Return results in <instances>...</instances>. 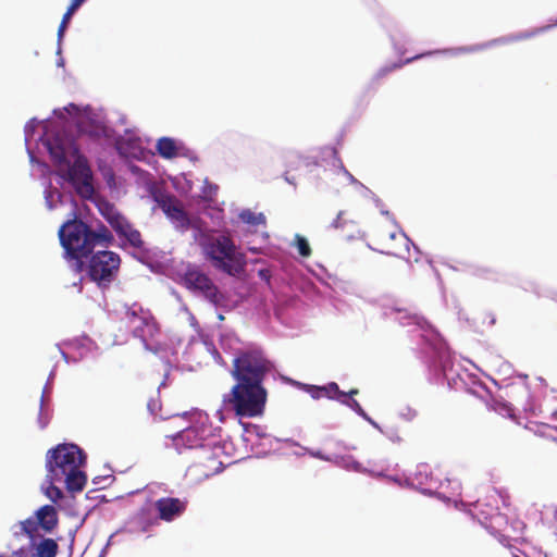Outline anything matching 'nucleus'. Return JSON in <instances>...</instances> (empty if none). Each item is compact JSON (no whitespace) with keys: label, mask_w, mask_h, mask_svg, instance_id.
Returning <instances> with one entry per match:
<instances>
[{"label":"nucleus","mask_w":557,"mask_h":557,"mask_svg":"<svg viewBox=\"0 0 557 557\" xmlns=\"http://www.w3.org/2000/svg\"><path fill=\"white\" fill-rule=\"evenodd\" d=\"M59 238L65 258L75 260L81 269L83 259L92 253L96 246L109 247L114 242L111 231L102 223L91 228L79 219L66 221L59 230Z\"/></svg>","instance_id":"obj_1"},{"label":"nucleus","mask_w":557,"mask_h":557,"mask_svg":"<svg viewBox=\"0 0 557 557\" xmlns=\"http://www.w3.org/2000/svg\"><path fill=\"white\" fill-rule=\"evenodd\" d=\"M86 455L75 444H58L46 454V481L62 482L70 493L82 492L87 483V475L82 470Z\"/></svg>","instance_id":"obj_2"},{"label":"nucleus","mask_w":557,"mask_h":557,"mask_svg":"<svg viewBox=\"0 0 557 557\" xmlns=\"http://www.w3.org/2000/svg\"><path fill=\"white\" fill-rule=\"evenodd\" d=\"M49 152L57 164H67V178L83 198H91L95 193L92 173L87 159L79 153L74 143H63L59 139L49 144Z\"/></svg>","instance_id":"obj_3"},{"label":"nucleus","mask_w":557,"mask_h":557,"mask_svg":"<svg viewBox=\"0 0 557 557\" xmlns=\"http://www.w3.org/2000/svg\"><path fill=\"white\" fill-rule=\"evenodd\" d=\"M203 252L212 265L232 276L244 272L246 265L245 255L239 252L228 235H219L208 238L202 245Z\"/></svg>","instance_id":"obj_4"},{"label":"nucleus","mask_w":557,"mask_h":557,"mask_svg":"<svg viewBox=\"0 0 557 557\" xmlns=\"http://www.w3.org/2000/svg\"><path fill=\"white\" fill-rule=\"evenodd\" d=\"M230 404L239 417L253 418L262 414L267 389L262 383L237 382L231 391Z\"/></svg>","instance_id":"obj_5"},{"label":"nucleus","mask_w":557,"mask_h":557,"mask_svg":"<svg viewBox=\"0 0 557 557\" xmlns=\"http://www.w3.org/2000/svg\"><path fill=\"white\" fill-rule=\"evenodd\" d=\"M273 368L259 348L240 350L233 360L232 375L236 382L262 383Z\"/></svg>","instance_id":"obj_6"},{"label":"nucleus","mask_w":557,"mask_h":557,"mask_svg":"<svg viewBox=\"0 0 557 557\" xmlns=\"http://www.w3.org/2000/svg\"><path fill=\"white\" fill-rule=\"evenodd\" d=\"M371 240L374 249L381 253L404 257L408 251L409 238L404 232L388 224L379 225L373 231Z\"/></svg>","instance_id":"obj_7"},{"label":"nucleus","mask_w":557,"mask_h":557,"mask_svg":"<svg viewBox=\"0 0 557 557\" xmlns=\"http://www.w3.org/2000/svg\"><path fill=\"white\" fill-rule=\"evenodd\" d=\"M59 524V516L57 509L52 505H45L38 508L33 517L18 522V532H14V539L18 540L26 535L33 537L38 535L39 530L45 533H51Z\"/></svg>","instance_id":"obj_8"},{"label":"nucleus","mask_w":557,"mask_h":557,"mask_svg":"<svg viewBox=\"0 0 557 557\" xmlns=\"http://www.w3.org/2000/svg\"><path fill=\"white\" fill-rule=\"evenodd\" d=\"M121 258L116 252L102 250L94 253L89 260L88 274L99 286L110 284L119 272Z\"/></svg>","instance_id":"obj_9"},{"label":"nucleus","mask_w":557,"mask_h":557,"mask_svg":"<svg viewBox=\"0 0 557 557\" xmlns=\"http://www.w3.org/2000/svg\"><path fill=\"white\" fill-rule=\"evenodd\" d=\"M28 540L29 544L27 546L17 548L13 545L9 546L12 550V557H57L59 544L54 539L38 534L28 537Z\"/></svg>","instance_id":"obj_10"},{"label":"nucleus","mask_w":557,"mask_h":557,"mask_svg":"<svg viewBox=\"0 0 557 557\" xmlns=\"http://www.w3.org/2000/svg\"><path fill=\"white\" fill-rule=\"evenodd\" d=\"M211 436V428L207 424L197 423L189 428L184 429L175 436H173V443L177 449L181 448H206L211 446L208 442Z\"/></svg>","instance_id":"obj_11"},{"label":"nucleus","mask_w":557,"mask_h":557,"mask_svg":"<svg viewBox=\"0 0 557 557\" xmlns=\"http://www.w3.org/2000/svg\"><path fill=\"white\" fill-rule=\"evenodd\" d=\"M156 200L178 232L185 233L190 227L191 221L182 202L175 196L161 195Z\"/></svg>","instance_id":"obj_12"},{"label":"nucleus","mask_w":557,"mask_h":557,"mask_svg":"<svg viewBox=\"0 0 557 557\" xmlns=\"http://www.w3.org/2000/svg\"><path fill=\"white\" fill-rule=\"evenodd\" d=\"M184 283L188 289L199 292L210 302L218 304L219 289L212 280L198 269H188L184 275Z\"/></svg>","instance_id":"obj_13"},{"label":"nucleus","mask_w":557,"mask_h":557,"mask_svg":"<svg viewBox=\"0 0 557 557\" xmlns=\"http://www.w3.org/2000/svg\"><path fill=\"white\" fill-rule=\"evenodd\" d=\"M223 469V462L219 460L211 446L202 449L198 459L189 467L197 479H208Z\"/></svg>","instance_id":"obj_14"},{"label":"nucleus","mask_w":557,"mask_h":557,"mask_svg":"<svg viewBox=\"0 0 557 557\" xmlns=\"http://www.w3.org/2000/svg\"><path fill=\"white\" fill-rule=\"evenodd\" d=\"M123 320L132 329L134 336L143 341H146L147 336H152L156 331L154 321L141 308L139 312L134 308L127 309Z\"/></svg>","instance_id":"obj_15"},{"label":"nucleus","mask_w":557,"mask_h":557,"mask_svg":"<svg viewBox=\"0 0 557 557\" xmlns=\"http://www.w3.org/2000/svg\"><path fill=\"white\" fill-rule=\"evenodd\" d=\"M188 502L177 497H161L154 502L158 518L165 522H172L180 518L187 509Z\"/></svg>","instance_id":"obj_16"},{"label":"nucleus","mask_w":557,"mask_h":557,"mask_svg":"<svg viewBox=\"0 0 557 557\" xmlns=\"http://www.w3.org/2000/svg\"><path fill=\"white\" fill-rule=\"evenodd\" d=\"M112 228L119 237L125 238L134 248H141L144 246L140 232L135 228L124 215L112 226Z\"/></svg>","instance_id":"obj_17"},{"label":"nucleus","mask_w":557,"mask_h":557,"mask_svg":"<svg viewBox=\"0 0 557 557\" xmlns=\"http://www.w3.org/2000/svg\"><path fill=\"white\" fill-rule=\"evenodd\" d=\"M331 226L338 230L348 239L355 238L360 234L359 223L347 211H339Z\"/></svg>","instance_id":"obj_18"},{"label":"nucleus","mask_w":557,"mask_h":557,"mask_svg":"<svg viewBox=\"0 0 557 557\" xmlns=\"http://www.w3.org/2000/svg\"><path fill=\"white\" fill-rule=\"evenodd\" d=\"M97 208L111 227L123 216L114 205L104 199H98Z\"/></svg>","instance_id":"obj_19"},{"label":"nucleus","mask_w":557,"mask_h":557,"mask_svg":"<svg viewBox=\"0 0 557 557\" xmlns=\"http://www.w3.org/2000/svg\"><path fill=\"white\" fill-rule=\"evenodd\" d=\"M157 151L159 156L165 159H172L177 156V147L174 139L162 137L157 141Z\"/></svg>","instance_id":"obj_20"},{"label":"nucleus","mask_w":557,"mask_h":557,"mask_svg":"<svg viewBox=\"0 0 557 557\" xmlns=\"http://www.w3.org/2000/svg\"><path fill=\"white\" fill-rule=\"evenodd\" d=\"M86 0H71L70 5L67 7L66 12L63 14L62 21L58 28V39L59 41L63 38L64 33L67 28V25L75 13V11L85 2Z\"/></svg>","instance_id":"obj_21"},{"label":"nucleus","mask_w":557,"mask_h":557,"mask_svg":"<svg viewBox=\"0 0 557 557\" xmlns=\"http://www.w3.org/2000/svg\"><path fill=\"white\" fill-rule=\"evenodd\" d=\"M239 219L249 225L258 226V225H265L267 219L263 213H256L249 209L243 210L239 213Z\"/></svg>","instance_id":"obj_22"},{"label":"nucleus","mask_w":557,"mask_h":557,"mask_svg":"<svg viewBox=\"0 0 557 557\" xmlns=\"http://www.w3.org/2000/svg\"><path fill=\"white\" fill-rule=\"evenodd\" d=\"M473 275L482 281H488V282H498L500 277V273L494 269H491L488 267H478Z\"/></svg>","instance_id":"obj_23"},{"label":"nucleus","mask_w":557,"mask_h":557,"mask_svg":"<svg viewBox=\"0 0 557 557\" xmlns=\"http://www.w3.org/2000/svg\"><path fill=\"white\" fill-rule=\"evenodd\" d=\"M295 245H296L298 252L301 257L308 258L311 256L312 251H311L310 245L304 236L297 234L295 236Z\"/></svg>","instance_id":"obj_24"},{"label":"nucleus","mask_w":557,"mask_h":557,"mask_svg":"<svg viewBox=\"0 0 557 557\" xmlns=\"http://www.w3.org/2000/svg\"><path fill=\"white\" fill-rule=\"evenodd\" d=\"M45 494L53 503H58L63 497V492L54 485L55 482H48Z\"/></svg>","instance_id":"obj_25"},{"label":"nucleus","mask_w":557,"mask_h":557,"mask_svg":"<svg viewBox=\"0 0 557 557\" xmlns=\"http://www.w3.org/2000/svg\"><path fill=\"white\" fill-rule=\"evenodd\" d=\"M320 392L330 398H336L337 400L343 398L341 397V393L343 392L339 391V387L336 383H330L327 386L320 388Z\"/></svg>","instance_id":"obj_26"},{"label":"nucleus","mask_w":557,"mask_h":557,"mask_svg":"<svg viewBox=\"0 0 557 557\" xmlns=\"http://www.w3.org/2000/svg\"><path fill=\"white\" fill-rule=\"evenodd\" d=\"M393 311L398 312V313L404 312L405 318L408 320V322H407L408 324L409 323H416V324L419 323L420 318H419L418 313L414 310H412L411 308H405V309L393 308Z\"/></svg>","instance_id":"obj_27"},{"label":"nucleus","mask_w":557,"mask_h":557,"mask_svg":"<svg viewBox=\"0 0 557 557\" xmlns=\"http://www.w3.org/2000/svg\"><path fill=\"white\" fill-rule=\"evenodd\" d=\"M341 397H343L339 401L344 405H347L349 406L352 410H355L356 412L362 414L363 413V409L361 407V405L354 398H347V394L345 393H341Z\"/></svg>","instance_id":"obj_28"},{"label":"nucleus","mask_w":557,"mask_h":557,"mask_svg":"<svg viewBox=\"0 0 557 557\" xmlns=\"http://www.w3.org/2000/svg\"><path fill=\"white\" fill-rule=\"evenodd\" d=\"M494 410L504 416H508V417L515 416L512 407L507 404L496 403V405L494 406Z\"/></svg>","instance_id":"obj_29"},{"label":"nucleus","mask_w":557,"mask_h":557,"mask_svg":"<svg viewBox=\"0 0 557 557\" xmlns=\"http://www.w3.org/2000/svg\"><path fill=\"white\" fill-rule=\"evenodd\" d=\"M78 128H79L81 133H87L90 137H99L103 133V127H101L99 125L95 126L94 129H91V131H87L85 128L84 123H81Z\"/></svg>","instance_id":"obj_30"},{"label":"nucleus","mask_w":557,"mask_h":557,"mask_svg":"<svg viewBox=\"0 0 557 557\" xmlns=\"http://www.w3.org/2000/svg\"><path fill=\"white\" fill-rule=\"evenodd\" d=\"M398 67H400V64H393V65H392V66H389V67H384V69H382V70H380V71H379L377 76H379V77H382V76L386 75L387 73H389V72H392L393 70L398 69Z\"/></svg>","instance_id":"obj_31"},{"label":"nucleus","mask_w":557,"mask_h":557,"mask_svg":"<svg viewBox=\"0 0 557 557\" xmlns=\"http://www.w3.org/2000/svg\"><path fill=\"white\" fill-rule=\"evenodd\" d=\"M156 407H157V401L151 400L150 403H148V408H149V410H150L152 413H154V409H156Z\"/></svg>","instance_id":"obj_32"},{"label":"nucleus","mask_w":557,"mask_h":557,"mask_svg":"<svg viewBox=\"0 0 557 557\" xmlns=\"http://www.w3.org/2000/svg\"><path fill=\"white\" fill-rule=\"evenodd\" d=\"M359 391L357 388L350 389L347 394V398H352L354 395H357Z\"/></svg>","instance_id":"obj_33"},{"label":"nucleus","mask_w":557,"mask_h":557,"mask_svg":"<svg viewBox=\"0 0 557 557\" xmlns=\"http://www.w3.org/2000/svg\"><path fill=\"white\" fill-rule=\"evenodd\" d=\"M529 37H530V35H529V34H521V35L516 36L515 38H516V39H527V38H529Z\"/></svg>","instance_id":"obj_34"},{"label":"nucleus","mask_w":557,"mask_h":557,"mask_svg":"<svg viewBox=\"0 0 557 557\" xmlns=\"http://www.w3.org/2000/svg\"><path fill=\"white\" fill-rule=\"evenodd\" d=\"M145 512H146V510H145V509H141V510L137 513V517H141V516H144V515H145Z\"/></svg>","instance_id":"obj_35"},{"label":"nucleus","mask_w":557,"mask_h":557,"mask_svg":"<svg viewBox=\"0 0 557 557\" xmlns=\"http://www.w3.org/2000/svg\"><path fill=\"white\" fill-rule=\"evenodd\" d=\"M420 55L418 57H414V58H411V59H407L406 63H409L410 61L414 60V59H418Z\"/></svg>","instance_id":"obj_36"},{"label":"nucleus","mask_w":557,"mask_h":557,"mask_svg":"<svg viewBox=\"0 0 557 557\" xmlns=\"http://www.w3.org/2000/svg\"><path fill=\"white\" fill-rule=\"evenodd\" d=\"M69 107H70V108H72V109H74V110H76V109H77V108L75 107V104H74V103H71Z\"/></svg>","instance_id":"obj_37"},{"label":"nucleus","mask_w":557,"mask_h":557,"mask_svg":"<svg viewBox=\"0 0 557 557\" xmlns=\"http://www.w3.org/2000/svg\"><path fill=\"white\" fill-rule=\"evenodd\" d=\"M315 457H319V458H322V456L318 453V454H314Z\"/></svg>","instance_id":"obj_38"},{"label":"nucleus","mask_w":557,"mask_h":557,"mask_svg":"<svg viewBox=\"0 0 557 557\" xmlns=\"http://www.w3.org/2000/svg\"><path fill=\"white\" fill-rule=\"evenodd\" d=\"M513 557H520V556L515 554Z\"/></svg>","instance_id":"obj_39"}]
</instances>
